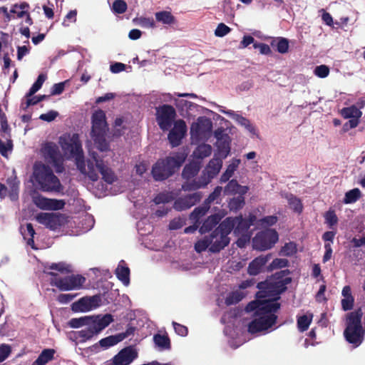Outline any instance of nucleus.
I'll list each match as a JSON object with an SVG mask.
<instances>
[{"label":"nucleus","instance_id":"bb28decb","mask_svg":"<svg viewBox=\"0 0 365 365\" xmlns=\"http://www.w3.org/2000/svg\"><path fill=\"white\" fill-rule=\"evenodd\" d=\"M235 219V228L234 235L237 237H248V230L250 229V225L247 224L246 219L242 217L240 215L237 217H234Z\"/></svg>","mask_w":365,"mask_h":365},{"label":"nucleus","instance_id":"0eeeda50","mask_svg":"<svg viewBox=\"0 0 365 365\" xmlns=\"http://www.w3.org/2000/svg\"><path fill=\"white\" fill-rule=\"evenodd\" d=\"M91 136L94 141L97 148L102 151L109 150V143L106 140V135L108 130L105 112L98 109L91 116Z\"/></svg>","mask_w":365,"mask_h":365},{"label":"nucleus","instance_id":"c756f323","mask_svg":"<svg viewBox=\"0 0 365 365\" xmlns=\"http://www.w3.org/2000/svg\"><path fill=\"white\" fill-rule=\"evenodd\" d=\"M224 136L222 139L218 138V140L216 142L217 153L222 158H227L230 152V138L229 135Z\"/></svg>","mask_w":365,"mask_h":365},{"label":"nucleus","instance_id":"0e129e2a","mask_svg":"<svg viewBox=\"0 0 365 365\" xmlns=\"http://www.w3.org/2000/svg\"><path fill=\"white\" fill-rule=\"evenodd\" d=\"M138 24L143 28H155V23L152 18L140 17L138 19Z\"/></svg>","mask_w":365,"mask_h":365},{"label":"nucleus","instance_id":"4d7b16f0","mask_svg":"<svg viewBox=\"0 0 365 365\" xmlns=\"http://www.w3.org/2000/svg\"><path fill=\"white\" fill-rule=\"evenodd\" d=\"M312 322V317H309L307 315H302L297 319V327L298 329L303 332L308 329Z\"/></svg>","mask_w":365,"mask_h":365},{"label":"nucleus","instance_id":"c9c22d12","mask_svg":"<svg viewBox=\"0 0 365 365\" xmlns=\"http://www.w3.org/2000/svg\"><path fill=\"white\" fill-rule=\"evenodd\" d=\"M153 341L160 350H168L171 348L170 339L168 335L155 334Z\"/></svg>","mask_w":365,"mask_h":365},{"label":"nucleus","instance_id":"a18cd8bd","mask_svg":"<svg viewBox=\"0 0 365 365\" xmlns=\"http://www.w3.org/2000/svg\"><path fill=\"white\" fill-rule=\"evenodd\" d=\"M288 204L290 207L296 212L301 213L303 210V205L299 198L297 197L292 194L287 196Z\"/></svg>","mask_w":365,"mask_h":365},{"label":"nucleus","instance_id":"c03bdc74","mask_svg":"<svg viewBox=\"0 0 365 365\" xmlns=\"http://www.w3.org/2000/svg\"><path fill=\"white\" fill-rule=\"evenodd\" d=\"M234 119L238 124L243 126L252 135L257 134L255 126L251 123L249 119L239 114H235Z\"/></svg>","mask_w":365,"mask_h":365},{"label":"nucleus","instance_id":"a19ab883","mask_svg":"<svg viewBox=\"0 0 365 365\" xmlns=\"http://www.w3.org/2000/svg\"><path fill=\"white\" fill-rule=\"evenodd\" d=\"M244 195H245L240 194L237 197H235L230 199V200L228 202V207L230 211L237 212L244 207L245 204Z\"/></svg>","mask_w":365,"mask_h":365},{"label":"nucleus","instance_id":"ea45409f","mask_svg":"<svg viewBox=\"0 0 365 365\" xmlns=\"http://www.w3.org/2000/svg\"><path fill=\"white\" fill-rule=\"evenodd\" d=\"M210 209V205L204 202L201 206L195 207L190 215V220L195 223L200 224V219L203 217Z\"/></svg>","mask_w":365,"mask_h":365},{"label":"nucleus","instance_id":"412c9836","mask_svg":"<svg viewBox=\"0 0 365 365\" xmlns=\"http://www.w3.org/2000/svg\"><path fill=\"white\" fill-rule=\"evenodd\" d=\"M209 239H212V243L209 247V251L212 253H217L227 247L230 242L229 236L221 234L219 231L214 230L208 236Z\"/></svg>","mask_w":365,"mask_h":365},{"label":"nucleus","instance_id":"f3484780","mask_svg":"<svg viewBox=\"0 0 365 365\" xmlns=\"http://www.w3.org/2000/svg\"><path fill=\"white\" fill-rule=\"evenodd\" d=\"M33 202L38 208L48 210H62L66 205L63 200L49 199L41 195L33 196Z\"/></svg>","mask_w":365,"mask_h":365},{"label":"nucleus","instance_id":"774afa93","mask_svg":"<svg viewBox=\"0 0 365 365\" xmlns=\"http://www.w3.org/2000/svg\"><path fill=\"white\" fill-rule=\"evenodd\" d=\"M253 47L259 48L261 54L269 55L272 53L270 47L266 43L255 42Z\"/></svg>","mask_w":365,"mask_h":365},{"label":"nucleus","instance_id":"f03ea898","mask_svg":"<svg viewBox=\"0 0 365 365\" xmlns=\"http://www.w3.org/2000/svg\"><path fill=\"white\" fill-rule=\"evenodd\" d=\"M59 143L62 149L69 152L71 156L76 158V166L79 171L86 175L91 180L95 182L98 179V174L95 170L93 161L88 159L84 160L83 151L79 135L77 133H73L71 135L61 136Z\"/></svg>","mask_w":365,"mask_h":365},{"label":"nucleus","instance_id":"393cba45","mask_svg":"<svg viewBox=\"0 0 365 365\" xmlns=\"http://www.w3.org/2000/svg\"><path fill=\"white\" fill-rule=\"evenodd\" d=\"M212 129V121L205 118L200 117L197 123H193L191 125L190 131L197 135H201L205 133L210 131Z\"/></svg>","mask_w":365,"mask_h":365},{"label":"nucleus","instance_id":"a878e982","mask_svg":"<svg viewBox=\"0 0 365 365\" xmlns=\"http://www.w3.org/2000/svg\"><path fill=\"white\" fill-rule=\"evenodd\" d=\"M249 190L247 186H242L238 182L232 179L228 182L227 185L224 187L223 192L225 195H232L236 194L245 195Z\"/></svg>","mask_w":365,"mask_h":365},{"label":"nucleus","instance_id":"9d476101","mask_svg":"<svg viewBox=\"0 0 365 365\" xmlns=\"http://www.w3.org/2000/svg\"><path fill=\"white\" fill-rule=\"evenodd\" d=\"M47 274L51 277V285L56 287L60 291L78 289L86 282V278L81 274H71L61 277L53 272H48Z\"/></svg>","mask_w":365,"mask_h":365},{"label":"nucleus","instance_id":"4c0bfd02","mask_svg":"<svg viewBox=\"0 0 365 365\" xmlns=\"http://www.w3.org/2000/svg\"><path fill=\"white\" fill-rule=\"evenodd\" d=\"M271 46L276 47V51L279 53H286L289 50V41L283 37L274 38L271 41Z\"/></svg>","mask_w":365,"mask_h":365},{"label":"nucleus","instance_id":"5701e85b","mask_svg":"<svg viewBox=\"0 0 365 365\" xmlns=\"http://www.w3.org/2000/svg\"><path fill=\"white\" fill-rule=\"evenodd\" d=\"M213 179L209 174L204 170L202 174L197 179H194L192 181H185L182 185V190L184 191H193L207 186Z\"/></svg>","mask_w":365,"mask_h":365},{"label":"nucleus","instance_id":"09e8293b","mask_svg":"<svg viewBox=\"0 0 365 365\" xmlns=\"http://www.w3.org/2000/svg\"><path fill=\"white\" fill-rule=\"evenodd\" d=\"M48 269L58 271L61 274H69L73 272L71 265L63 262L52 263L48 266Z\"/></svg>","mask_w":365,"mask_h":365},{"label":"nucleus","instance_id":"dca6fc26","mask_svg":"<svg viewBox=\"0 0 365 365\" xmlns=\"http://www.w3.org/2000/svg\"><path fill=\"white\" fill-rule=\"evenodd\" d=\"M256 317L248 324V331L251 334L267 330L276 324L277 319V317H274L273 315L266 318L262 317Z\"/></svg>","mask_w":365,"mask_h":365},{"label":"nucleus","instance_id":"72a5a7b5","mask_svg":"<svg viewBox=\"0 0 365 365\" xmlns=\"http://www.w3.org/2000/svg\"><path fill=\"white\" fill-rule=\"evenodd\" d=\"M55 350L53 349H43L32 365H46L54 358Z\"/></svg>","mask_w":365,"mask_h":365},{"label":"nucleus","instance_id":"39448f33","mask_svg":"<svg viewBox=\"0 0 365 365\" xmlns=\"http://www.w3.org/2000/svg\"><path fill=\"white\" fill-rule=\"evenodd\" d=\"M185 160V157L181 153L158 160L152 167L153 179L155 181H163L171 177L183 164Z\"/></svg>","mask_w":365,"mask_h":365},{"label":"nucleus","instance_id":"7c9ffc66","mask_svg":"<svg viewBox=\"0 0 365 365\" xmlns=\"http://www.w3.org/2000/svg\"><path fill=\"white\" fill-rule=\"evenodd\" d=\"M221 220V217L218 214L212 215L208 217L200 227V232L205 234L211 231Z\"/></svg>","mask_w":365,"mask_h":365},{"label":"nucleus","instance_id":"680f3d73","mask_svg":"<svg viewBox=\"0 0 365 365\" xmlns=\"http://www.w3.org/2000/svg\"><path fill=\"white\" fill-rule=\"evenodd\" d=\"M329 68L326 65L317 66L314 71V73L322 78H326L329 74Z\"/></svg>","mask_w":365,"mask_h":365},{"label":"nucleus","instance_id":"aec40b11","mask_svg":"<svg viewBox=\"0 0 365 365\" xmlns=\"http://www.w3.org/2000/svg\"><path fill=\"white\" fill-rule=\"evenodd\" d=\"M202 197L201 192H196L176 199L173 204V208L177 211H182L194 206Z\"/></svg>","mask_w":365,"mask_h":365},{"label":"nucleus","instance_id":"e433bc0d","mask_svg":"<svg viewBox=\"0 0 365 365\" xmlns=\"http://www.w3.org/2000/svg\"><path fill=\"white\" fill-rule=\"evenodd\" d=\"M222 165V161L219 158L212 159L205 170L210 175L211 178H214L220 172Z\"/></svg>","mask_w":365,"mask_h":365},{"label":"nucleus","instance_id":"f8f14e48","mask_svg":"<svg viewBox=\"0 0 365 365\" xmlns=\"http://www.w3.org/2000/svg\"><path fill=\"white\" fill-rule=\"evenodd\" d=\"M156 121L162 130H169L176 116L175 108L168 104H164L156 108Z\"/></svg>","mask_w":365,"mask_h":365},{"label":"nucleus","instance_id":"ddd939ff","mask_svg":"<svg viewBox=\"0 0 365 365\" xmlns=\"http://www.w3.org/2000/svg\"><path fill=\"white\" fill-rule=\"evenodd\" d=\"M102 304V297L100 294L91 297H83L71 304L74 312H86L99 307Z\"/></svg>","mask_w":365,"mask_h":365},{"label":"nucleus","instance_id":"e2e57ef3","mask_svg":"<svg viewBox=\"0 0 365 365\" xmlns=\"http://www.w3.org/2000/svg\"><path fill=\"white\" fill-rule=\"evenodd\" d=\"M231 31V29L225 25L224 23H220L217 25L215 31V35L218 37H223L229 34Z\"/></svg>","mask_w":365,"mask_h":365},{"label":"nucleus","instance_id":"1a4fd4ad","mask_svg":"<svg viewBox=\"0 0 365 365\" xmlns=\"http://www.w3.org/2000/svg\"><path fill=\"white\" fill-rule=\"evenodd\" d=\"M40 153L45 162L51 165L57 173L64 171L63 158L58 146L53 142H46L41 145Z\"/></svg>","mask_w":365,"mask_h":365},{"label":"nucleus","instance_id":"79ce46f5","mask_svg":"<svg viewBox=\"0 0 365 365\" xmlns=\"http://www.w3.org/2000/svg\"><path fill=\"white\" fill-rule=\"evenodd\" d=\"M211 153H212L211 145L209 144H205V143L199 145L193 153V154L196 158L201 159V160L210 156L211 155Z\"/></svg>","mask_w":365,"mask_h":365},{"label":"nucleus","instance_id":"37998d69","mask_svg":"<svg viewBox=\"0 0 365 365\" xmlns=\"http://www.w3.org/2000/svg\"><path fill=\"white\" fill-rule=\"evenodd\" d=\"M6 183L9 185L11 191L9 193V197L11 200H15L18 197V192L19 188L20 182L15 178H9L6 180Z\"/></svg>","mask_w":365,"mask_h":365},{"label":"nucleus","instance_id":"473e14b6","mask_svg":"<svg viewBox=\"0 0 365 365\" xmlns=\"http://www.w3.org/2000/svg\"><path fill=\"white\" fill-rule=\"evenodd\" d=\"M235 228V219L233 217H226L223 221H222L218 227H217L215 230L221 232L225 236H228L231 232L234 231Z\"/></svg>","mask_w":365,"mask_h":365},{"label":"nucleus","instance_id":"de8ad7c7","mask_svg":"<svg viewBox=\"0 0 365 365\" xmlns=\"http://www.w3.org/2000/svg\"><path fill=\"white\" fill-rule=\"evenodd\" d=\"M48 97V96L46 95L33 96L32 98L26 100L25 102L22 101L21 103V108L26 110L29 106L36 105L46 99Z\"/></svg>","mask_w":365,"mask_h":365},{"label":"nucleus","instance_id":"423d86ee","mask_svg":"<svg viewBox=\"0 0 365 365\" xmlns=\"http://www.w3.org/2000/svg\"><path fill=\"white\" fill-rule=\"evenodd\" d=\"M362 307L349 313L346 316V327L344 334L346 340L356 346H359L364 339L365 329L362 327Z\"/></svg>","mask_w":365,"mask_h":365},{"label":"nucleus","instance_id":"2f4dec72","mask_svg":"<svg viewBox=\"0 0 365 365\" xmlns=\"http://www.w3.org/2000/svg\"><path fill=\"white\" fill-rule=\"evenodd\" d=\"M200 169V163L192 162L186 165L182 172V177L186 181H190V179L196 176Z\"/></svg>","mask_w":365,"mask_h":365},{"label":"nucleus","instance_id":"69168bd1","mask_svg":"<svg viewBox=\"0 0 365 365\" xmlns=\"http://www.w3.org/2000/svg\"><path fill=\"white\" fill-rule=\"evenodd\" d=\"M235 173V166L228 165L225 173L220 177V182L221 183L226 182Z\"/></svg>","mask_w":365,"mask_h":365},{"label":"nucleus","instance_id":"4be33fe9","mask_svg":"<svg viewBox=\"0 0 365 365\" xmlns=\"http://www.w3.org/2000/svg\"><path fill=\"white\" fill-rule=\"evenodd\" d=\"M138 357L137 351L131 346L121 349L112 359L113 365H129Z\"/></svg>","mask_w":365,"mask_h":365},{"label":"nucleus","instance_id":"bf43d9fd","mask_svg":"<svg viewBox=\"0 0 365 365\" xmlns=\"http://www.w3.org/2000/svg\"><path fill=\"white\" fill-rule=\"evenodd\" d=\"M297 252V247L294 242H290L286 243L281 250L282 255L289 257L295 254Z\"/></svg>","mask_w":365,"mask_h":365},{"label":"nucleus","instance_id":"6e6552de","mask_svg":"<svg viewBox=\"0 0 365 365\" xmlns=\"http://www.w3.org/2000/svg\"><path fill=\"white\" fill-rule=\"evenodd\" d=\"M250 302L246 307V311L254 312L255 317H268L271 315L277 317L276 312L280 309L281 304L277 302L279 297L266 298H258Z\"/></svg>","mask_w":365,"mask_h":365},{"label":"nucleus","instance_id":"49530a36","mask_svg":"<svg viewBox=\"0 0 365 365\" xmlns=\"http://www.w3.org/2000/svg\"><path fill=\"white\" fill-rule=\"evenodd\" d=\"M361 197V191L359 188H354L345 193L344 202L351 204L356 202Z\"/></svg>","mask_w":365,"mask_h":365},{"label":"nucleus","instance_id":"864d4df0","mask_svg":"<svg viewBox=\"0 0 365 365\" xmlns=\"http://www.w3.org/2000/svg\"><path fill=\"white\" fill-rule=\"evenodd\" d=\"M210 243H212V239H209L208 236H206L195 244V250L197 252L200 253L209 248Z\"/></svg>","mask_w":365,"mask_h":365},{"label":"nucleus","instance_id":"8fccbe9b","mask_svg":"<svg viewBox=\"0 0 365 365\" xmlns=\"http://www.w3.org/2000/svg\"><path fill=\"white\" fill-rule=\"evenodd\" d=\"M175 199L174 194L172 192H164L158 194L153 201L156 205L162 203H168L173 201Z\"/></svg>","mask_w":365,"mask_h":365},{"label":"nucleus","instance_id":"f257e3e1","mask_svg":"<svg viewBox=\"0 0 365 365\" xmlns=\"http://www.w3.org/2000/svg\"><path fill=\"white\" fill-rule=\"evenodd\" d=\"M113 321L112 314H106L72 318L68 321V324L74 329L85 327L84 329L73 331L71 334L73 340H78L80 343H84L98 336Z\"/></svg>","mask_w":365,"mask_h":365},{"label":"nucleus","instance_id":"cd10ccee","mask_svg":"<svg viewBox=\"0 0 365 365\" xmlns=\"http://www.w3.org/2000/svg\"><path fill=\"white\" fill-rule=\"evenodd\" d=\"M115 274L124 285L128 286L130 284V269L124 260H121L119 262L115 269Z\"/></svg>","mask_w":365,"mask_h":365},{"label":"nucleus","instance_id":"2eb2a0df","mask_svg":"<svg viewBox=\"0 0 365 365\" xmlns=\"http://www.w3.org/2000/svg\"><path fill=\"white\" fill-rule=\"evenodd\" d=\"M91 160L93 161L94 168L101 174L102 179L108 184H112L116 180V175L110 168H109L105 162L101 159L96 153L92 154Z\"/></svg>","mask_w":365,"mask_h":365},{"label":"nucleus","instance_id":"4468645a","mask_svg":"<svg viewBox=\"0 0 365 365\" xmlns=\"http://www.w3.org/2000/svg\"><path fill=\"white\" fill-rule=\"evenodd\" d=\"M36 221L51 230H56L65 223V217L61 214L41 212L36 216Z\"/></svg>","mask_w":365,"mask_h":365},{"label":"nucleus","instance_id":"9b49d317","mask_svg":"<svg viewBox=\"0 0 365 365\" xmlns=\"http://www.w3.org/2000/svg\"><path fill=\"white\" fill-rule=\"evenodd\" d=\"M278 233L275 230L267 229L259 232L252 240L253 247L258 250L272 248L278 241Z\"/></svg>","mask_w":365,"mask_h":365},{"label":"nucleus","instance_id":"603ef678","mask_svg":"<svg viewBox=\"0 0 365 365\" xmlns=\"http://www.w3.org/2000/svg\"><path fill=\"white\" fill-rule=\"evenodd\" d=\"M244 296L242 293L239 292H232L230 293L226 299H225V304L227 306L233 305L239 303L242 299Z\"/></svg>","mask_w":365,"mask_h":365},{"label":"nucleus","instance_id":"58836bf2","mask_svg":"<svg viewBox=\"0 0 365 365\" xmlns=\"http://www.w3.org/2000/svg\"><path fill=\"white\" fill-rule=\"evenodd\" d=\"M341 115L344 118L357 119L361 116V111L356 106H351L344 108L341 110Z\"/></svg>","mask_w":365,"mask_h":365},{"label":"nucleus","instance_id":"052dcab7","mask_svg":"<svg viewBox=\"0 0 365 365\" xmlns=\"http://www.w3.org/2000/svg\"><path fill=\"white\" fill-rule=\"evenodd\" d=\"M325 222L330 228L336 225L338 222V217L334 210H329L324 215Z\"/></svg>","mask_w":365,"mask_h":365},{"label":"nucleus","instance_id":"c85d7f7f","mask_svg":"<svg viewBox=\"0 0 365 365\" xmlns=\"http://www.w3.org/2000/svg\"><path fill=\"white\" fill-rule=\"evenodd\" d=\"M341 294L343 299L341 301V308L344 311L351 310L354 304V298L351 294L350 286H344L342 289Z\"/></svg>","mask_w":365,"mask_h":365},{"label":"nucleus","instance_id":"5fc2aeb1","mask_svg":"<svg viewBox=\"0 0 365 365\" xmlns=\"http://www.w3.org/2000/svg\"><path fill=\"white\" fill-rule=\"evenodd\" d=\"M289 265V261L287 259L276 258L267 267V271L271 272L274 269L286 267Z\"/></svg>","mask_w":365,"mask_h":365},{"label":"nucleus","instance_id":"6ab92c4d","mask_svg":"<svg viewBox=\"0 0 365 365\" xmlns=\"http://www.w3.org/2000/svg\"><path fill=\"white\" fill-rule=\"evenodd\" d=\"M187 126L183 120H178L174 123L173 128L170 130L168 138L173 148L178 146L185 136Z\"/></svg>","mask_w":365,"mask_h":365},{"label":"nucleus","instance_id":"20e7f679","mask_svg":"<svg viewBox=\"0 0 365 365\" xmlns=\"http://www.w3.org/2000/svg\"><path fill=\"white\" fill-rule=\"evenodd\" d=\"M33 175L42 191L50 192H63V185L48 165L41 162H36L34 165Z\"/></svg>","mask_w":365,"mask_h":365},{"label":"nucleus","instance_id":"13d9d810","mask_svg":"<svg viewBox=\"0 0 365 365\" xmlns=\"http://www.w3.org/2000/svg\"><path fill=\"white\" fill-rule=\"evenodd\" d=\"M127 8V4L123 0H115L113 3L112 9L115 14H122L126 11Z\"/></svg>","mask_w":365,"mask_h":365},{"label":"nucleus","instance_id":"3c124183","mask_svg":"<svg viewBox=\"0 0 365 365\" xmlns=\"http://www.w3.org/2000/svg\"><path fill=\"white\" fill-rule=\"evenodd\" d=\"M222 187H220V186H217L213 192H212L209 196L207 197V198H206L204 201V203L207 205H210V204L214 202H216L217 203H218V200L220 199V197L221 195V193H222Z\"/></svg>","mask_w":365,"mask_h":365},{"label":"nucleus","instance_id":"6e6d98bb","mask_svg":"<svg viewBox=\"0 0 365 365\" xmlns=\"http://www.w3.org/2000/svg\"><path fill=\"white\" fill-rule=\"evenodd\" d=\"M29 5L26 2L21 3L20 5L15 4L11 9L10 12L16 15L18 18H22L27 14L24 9H28Z\"/></svg>","mask_w":365,"mask_h":365},{"label":"nucleus","instance_id":"338daca9","mask_svg":"<svg viewBox=\"0 0 365 365\" xmlns=\"http://www.w3.org/2000/svg\"><path fill=\"white\" fill-rule=\"evenodd\" d=\"M76 16H77V11L76 9L70 11L65 16L64 21L63 22V26H69V23L76 22Z\"/></svg>","mask_w":365,"mask_h":365},{"label":"nucleus","instance_id":"f704fd0d","mask_svg":"<svg viewBox=\"0 0 365 365\" xmlns=\"http://www.w3.org/2000/svg\"><path fill=\"white\" fill-rule=\"evenodd\" d=\"M155 19L158 22H160L165 25H173L176 24L175 17L168 11H158L155 14Z\"/></svg>","mask_w":365,"mask_h":365},{"label":"nucleus","instance_id":"a211bd4d","mask_svg":"<svg viewBox=\"0 0 365 365\" xmlns=\"http://www.w3.org/2000/svg\"><path fill=\"white\" fill-rule=\"evenodd\" d=\"M135 327H128L125 331L124 332L119 333L115 335H111L103 339H101L98 344H95L93 345V347L97 348L99 345L103 349H108L122 341L125 338L131 335H133Z\"/></svg>","mask_w":365,"mask_h":365},{"label":"nucleus","instance_id":"b1692460","mask_svg":"<svg viewBox=\"0 0 365 365\" xmlns=\"http://www.w3.org/2000/svg\"><path fill=\"white\" fill-rule=\"evenodd\" d=\"M272 255H260L252 260L247 267V273L250 275L255 276L261 273L265 264L271 259Z\"/></svg>","mask_w":365,"mask_h":365},{"label":"nucleus","instance_id":"7ed1b4c3","mask_svg":"<svg viewBox=\"0 0 365 365\" xmlns=\"http://www.w3.org/2000/svg\"><path fill=\"white\" fill-rule=\"evenodd\" d=\"M290 271L284 269L275 272L272 277L257 284L259 291L256 296L258 298L277 297L287 290V284L292 282Z\"/></svg>","mask_w":365,"mask_h":365}]
</instances>
